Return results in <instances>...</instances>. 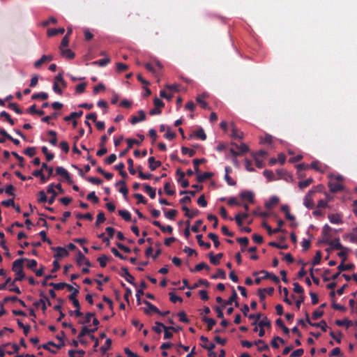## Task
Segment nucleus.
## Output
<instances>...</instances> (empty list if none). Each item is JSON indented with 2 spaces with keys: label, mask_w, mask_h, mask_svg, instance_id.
<instances>
[{
  "label": "nucleus",
  "mask_w": 357,
  "mask_h": 357,
  "mask_svg": "<svg viewBox=\"0 0 357 357\" xmlns=\"http://www.w3.org/2000/svg\"><path fill=\"white\" fill-rule=\"evenodd\" d=\"M216 150L219 152L224 150H228L232 153L233 156H238L241 154L248 153L249 151V148L245 144L241 142H240L239 144L236 143H231L230 145L219 142L216 146Z\"/></svg>",
  "instance_id": "f257e3e1"
},
{
  "label": "nucleus",
  "mask_w": 357,
  "mask_h": 357,
  "mask_svg": "<svg viewBox=\"0 0 357 357\" xmlns=\"http://www.w3.org/2000/svg\"><path fill=\"white\" fill-rule=\"evenodd\" d=\"M254 165L258 168H263L265 165L261 158H245V167L248 171L253 172L255 170L252 167Z\"/></svg>",
  "instance_id": "f03ea898"
},
{
  "label": "nucleus",
  "mask_w": 357,
  "mask_h": 357,
  "mask_svg": "<svg viewBox=\"0 0 357 357\" xmlns=\"http://www.w3.org/2000/svg\"><path fill=\"white\" fill-rule=\"evenodd\" d=\"M137 136L140 137V140H137L135 139H126L127 147L119 153V156H125L128 153V151L132 148L135 144H139L144 139V135H138Z\"/></svg>",
  "instance_id": "7ed1b4c3"
},
{
  "label": "nucleus",
  "mask_w": 357,
  "mask_h": 357,
  "mask_svg": "<svg viewBox=\"0 0 357 357\" xmlns=\"http://www.w3.org/2000/svg\"><path fill=\"white\" fill-rule=\"evenodd\" d=\"M51 250L57 252L54 255V257L56 259H61L63 257H67L69 255V252L65 248L63 247H52Z\"/></svg>",
  "instance_id": "20e7f679"
},
{
  "label": "nucleus",
  "mask_w": 357,
  "mask_h": 357,
  "mask_svg": "<svg viewBox=\"0 0 357 357\" xmlns=\"http://www.w3.org/2000/svg\"><path fill=\"white\" fill-rule=\"evenodd\" d=\"M315 193L314 190H310L308 191V192L306 194L305 199H304V205L307 208H313L314 206V204L313 200L312 199V195Z\"/></svg>",
  "instance_id": "39448f33"
},
{
  "label": "nucleus",
  "mask_w": 357,
  "mask_h": 357,
  "mask_svg": "<svg viewBox=\"0 0 357 357\" xmlns=\"http://www.w3.org/2000/svg\"><path fill=\"white\" fill-rule=\"evenodd\" d=\"M56 174L57 175H59V176L63 177L66 180L68 183H69V184L73 183V181L71 179L70 174H68V171L66 169H64L63 167H57L56 168Z\"/></svg>",
  "instance_id": "423d86ee"
},
{
  "label": "nucleus",
  "mask_w": 357,
  "mask_h": 357,
  "mask_svg": "<svg viewBox=\"0 0 357 357\" xmlns=\"http://www.w3.org/2000/svg\"><path fill=\"white\" fill-rule=\"evenodd\" d=\"M155 325H157L159 327H162L164 330V339L170 340L173 337V333L170 331V327L165 326L163 323L160 321H155Z\"/></svg>",
  "instance_id": "0eeeda50"
},
{
  "label": "nucleus",
  "mask_w": 357,
  "mask_h": 357,
  "mask_svg": "<svg viewBox=\"0 0 357 357\" xmlns=\"http://www.w3.org/2000/svg\"><path fill=\"white\" fill-rule=\"evenodd\" d=\"M259 142L263 145H266L268 148L273 147V137L268 134H265L264 136L259 137Z\"/></svg>",
  "instance_id": "6e6552de"
},
{
  "label": "nucleus",
  "mask_w": 357,
  "mask_h": 357,
  "mask_svg": "<svg viewBox=\"0 0 357 357\" xmlns=\"http://www.w3.org/2000/svg\"><path fill=\"white\" fill-rule=\"evenodd\" d=\"M26 260V258H20L13 261L12 265V271L17 274L19 270H23V264Z\"/></svg>",
  "instance_id": "1a4fd4ad"
},
{
  "label": "nucleus",
  "mask_w": 357,
  "mask_h": 357,
  "mask_svg": "<svg viewBox=\"0 0 357 357\" xmlns=\"http://www.w3.org/2000/svg\"><path fill=\"white\" fill-rule=\"evenodd\" d=\"M143 303L147 306V308L144 309V312L146 314H150L151 312H153L157 314L160 313V310L157 307H155L154 305L151 303L149 301H148L146 300H144Z\"/></svg>",
  "instance_id": "9d476101"
},
{
  "label": "nucleus",
  "mask_w": 357,
  "mask_h": 357,
  "mask_svg": "<svg viewBox=\"0 0 357 357\" xmlns=\"http://www.w3.org/2000/svg\"><path fill=\"white\" fill-rule=\"evenodd\" d=\"M47 193L51 194V197L48 199V203L50 204H52L55 200V198L58 195V192H56L54 190V184L51 183L47 186Z\"/></svg>",
  "instance_id": "9b49d317"
},
{
  "label": "nucleus",
  "mask_w": 357,
  "mask_h": 357,
  "mask_svg": "<svg viewBox=\"0 0 357 357\" xmlns=\"http://www.w3.org/2000/svg\"><path fill=\"white\" fill-rule=\"evenodd\" d=\"M146 119V113L144 110L138 112V116H132L130 120L131 124L135 125L139 121H143Z\"/></svg>",
  "instance_id": "f8f14e48"
},
{
  "label": "nucleus",
  "mask_w": 357,
  "mask_h": 357,
  "mask_svg": "<svg viewBox=\"0 0 357 357\" xmlns=\"http://www.w3.org/2000/svg\"><path fill=\"white\" fill-rule=\"evenodd\" d=\"M239 195L241 199H247L250 203L253 204L255 202L254 194L251 191H242Z\"/></svg>",
  "instance_id": "ddd939ff"
},
{
  "label": "nucleus",
  "mask_w": 357,
  "mask_h": 357,
  "mask_svg": "<svg viewBox=\"0 0 357 357\" xmlns=\"http://www.w3.org/2000/svg\"><path fill=\"white\" fill-rule=\"evenodd\" d=\"M70 301L73 303V306L76 308V310H74V315L76 317H82L84 314L80 311L81 306L79 301L77 298Z\"/></svg>",
  "instance_id": "4468645a"
},
{
  "label": "nucleus",
  "mask_w": 357,
  "mask_h": 357,
  "mask_svg": "<svg viewBox=\"0 0 357 357\" xmlns=\"http://www.w3.org/2000/svg\"><path fill=\"white\" fill-rule=\"evenodd\" d=\"M331 247V249L333 250H342L344 246L340 243V238H335L333 240L329 241V243H327Z\"/></svg>",
  "instance_id": "2eb2a0df"
},
{
  "label": "nucleus",
  "mask_w": 357,
  "mask_h": 357,
  "mask_svg": "<svg viewBox=\"0 0 357 357\" xmlns=\"http://www.w3.org/2000/svg\"><path fill=\"white\" fill-rule=\"evenodd\" d=\"M238 299V294L236 290L233 288L231 291V295L227 301H225V304L222 305V307H225L226 305H231L232 303Z\"/></svg>",
  "instance_id": "dca6fc26"
},
{
  "label": "nucleus",
  "mask_w": 357,
  "mask_h": 357,
  "mask_svg": "<svg viewBox=\"0 0 357 357\" xmlns=\"http://www.w3.org/2000/svg\"><path fill=\"white\" fill-rule=\"evenodd\" d=\"M328 218L331 223H335V224L342 223L341 215L338 213H335V214L330 213V214H328Z\"/></svg>",
  "instance_id": "f3484780"
},
{
  "label": "nucleus",
  "mask_w": 357,
  "mask_h": 357,
  "mask_svg": "<svg viewBox=\"0 0 357 357\" xmlns=\"http://www.w3.org/2000/svg\"><path fill=\"white\" fill-rule=\"evenodd\" d=\"M328 187L330 188V191L332 193H336L343 190V186L341 184L337 183L329 182Z\"/></svg>",
  "instance_id": "a211bd4d"
},
{
  "label": "nucleus",
  "mask_w": 357,
  "mask_h": 357,
  "mask_svg": "<svg viewBox=\"0 0 357 357\" xmlns=\"http://www.w3.org/2000/svg\"><path fill=\"white\" fill-rule=\"evenodd\" d=\"M202 269H206V271H209L211 269V268L205 262H201V263L197 264L193 269L190 268V272H197V271H200Z\"/></svg>",
  "instance_id": "6ab92c4d"
},
{
  "label": "nucleus",
  "mask_w": 357,
  "mask_h": 357,
  "mask_svg": "<svg viewBox=\"0 0 357 357\" xmlns=\"http://www.w3.org/2000/svg\"><path fill=\"white\" fill-rule=\"evenodd\" d=\"M231 126V137L234 139H242L243 137V132L238 130L233 124Z\"/></svg>",
  "instance_id": "aec40b11"
},
{
  "label": "nucleus",
  "mask_w": 357,
  "mask_h": 357,
  "mask_svg": "<svg viewBox=\"0 0 357 357\" xmlns=\"http://www.w3.org/2000/svg\"><path fill=\"white\" fill-rule=\"evenodd\" d=\"M162 211L164 212L165 216L169 220H174L178 213L177 211L175 209L167 211L165 208H162Z\"/></svg>",
  "instance_id": "412c9836"
},
{
  "label": "nucleus",
  "mask_w": 357,
  "mask_h": 357,
  "mask_svg": "<svg viewBox=\"0 0 357 357\" xmlns=\"http://www.w3.org/2000/svg\"><path fill=\"white\" fill-rule=\"evenodd\" d=\"M202 321L207 324V331H211L217 323L214 319L207 317H203Z\"/></svg>",
  "instance_id": "4be33fe9"
},
{
  "label": "nucleus",
  "mask_w": 357,
  "mask_h": 357,
  "mask_svg": "<svg viewBox=\"0 0 357 357\" xmlns=\"http://www.w3.org/2000/svg\"><path fill=\"white\" fill-rule=\"evenodd\" d=\"M213 176V173L206 172L203 174H198L197 176V181L199 183H202L206 179H210Z\"/></svg>",
  "instance_id": "5701e85b"
},
{
  "label": "nucleus",
  "mask_w": 357,
  "mask_h": 357,
  "mask_svg": "<svg viewBox=\"0 0 357 357\" xmlns=\"http://www.w3.org/2000/svg\"><path fill=\"white\" fill-rule=\"evenodd\" d=\"M82 114H83V111H82V110L78 111V112H71L69 116H66L64 117V121H70L72 119H78V118L81 117L82 116Z\"/></svg>",
  "instance_id": "b1692460"
},
{
  "label": "nucleus",
  "mask_w": 357,
  "mask_h": 357,
  "mask_svg": "<svg viewBox=\"0 0 357 357\" xmlns=\"http://www.w3.org/2000/svg\"><path fill=\"white\" fill-rule=\"evenodd\" d=\"M61 54L68 59H72L75 57V53L70 49H61L60 48Z\"/></svg>",
  "instance_id": "393cba45"
},
{
  "label": "nucleus",
  "mask_w": 357,
  "mask_h": 357,
  "mask_svg": "<svg viewBox=\"0 0 357 357\" xmlns=\"http://www.w3.org/2000/svg\"><path fill=\"white\" fill-rule=\"evenodd\" d=\"M355 268L354 264H348L345 265L344 263L341 262L340 264L337 266L338 271H340V273L346 271H352Z\"/></svg>",
  "instance_id": "a878e982"
},
{
  "label": "nucleus",
  "mask_w": 357,
  "mask_h": 357,
  "mask_svg": "<svg viewBox=\"0 0 357 357\" xmlns=\"http://www.w3.org/2000/svg\"><path fill=\"white\" fill-rule=\"evenodd\" d=\"M335 323L338 326H344L347 328L353 325L352 321L348 319L347 318H345L343 320L337 319Z\"/></svg>",
  "instance_id": "bb28decb"
},
{
  "label": "nucleus",
  "mask_w": 357,
  "mask_h": 357,
  "mask_svg": "<svg viewBox=\"0 0 357 357\" xmlns=\"http://www.w3.org/2000/svg\"><path fill=\"white\" fill-rule=\"evenodd\" d=\"M68 291H71V294L68 296L69 300L77 298V296L79 294V290L77 288H74L72 285L68 284L67 287Z\"/></svg>",
  "instance_id": "cd10ccee"
},
{
  "label": "nucleus",
  "mask_w": 357,
  "mask_h": 357,
  "mask_svg": "<svg viewBox=\"0 0 357 357\" xmlns=\"http://www.w3.org/2000/svg\"><path fill=\"white\" fill-rule=\"evenodd\" d=\"M65 337H66V334L63 331H61L60 335H56V338L60 341L59 344H56V347L57 349H61L65 346V342H64Z\"/></svg>",
  "instance_id": "c85d7f7f"
},
{
  "label": "nucleus",
  "mask_w": 357,
  "mask_h": 357,
  "mask_svg": "<svg viewBox=\"0 0 357 357\" xmlns=\"http://www.w3.org/2000/svg\"><path fill=\"white\" fill-rule=\"evenodd\" d=\"M64 32V28L50 29L47 30V36L49 37H52L58 34H63Z\"/></svg>",
  "instance_id": "c756f323"
},
{
  "label": "nucleus",
  "mask_w": 357,
  "mask_h": 357,
  "mask_svg": "<svg viewBox=\"0 0 357 357\" xmlns=\"http://www.w3.org/2000/svg\"><path fill=\"white\" fill-rule=\"evenodd\" d=\"M119 215L126 222H130L132 220L131 214L126 210H119Z\"/></svg>",
  "instance_id": "7c9ffc66"
},
{
  "label": "nucleus",
  "mask_w": 357,
  "mask_h": 357,
  "mask_svg": "<svg viewBox=\"0 0 357 357\" xmlns=\"http://www.w3.org/2000/svg\"><path fill=\"white\" fill-rule=\"evenodd\" d=\"M279 198L276 196L271 197L268 202H266L265 207L268 209H271L274 205H276L279 202Z\"/></svg>",
  "instance_id": "2f4dec72"
},
{
  "label": "nucleus",
  "mask_w": 357,
  "mask_h": 357,
  "mask_svg": "<svg viewBox=\"0 0 357 357\" xmlns=\"http://www.w3.org/2000/svg\"><path fill=\"white\" fill-rule=\"evenodd\" d=\"M206 162V160L205 158H202L201 159L195 158L193 160L192 163L194 165L195 172L197 174H199L200 172L199 168V164H203Z\"/></svg>",
  "instance_id": "473e14b6"
},
{
  "label": "nucleus",
  "mask_w": 357,
  "mask_h": 357,
  "mask_svg": "<svg viewBox=\"0 0 357 357\" xmlns=\"http://www.w3.org/2000/svg\"><path fill=\"white\" fill-rule=\"evenodd\" d=\"M258 326L259 328L267 327L268 328H271V321L267 318L266 316H264L262 320L258 322Z\"/></svg>",
  "instance_id": "72a5a7b5"
},
{
  "label": "nucleus",
  "mask_w": 357,
  "mask_h": 357,
  "mask_svg": "<svg viewBox=\"0 0 357 357\" xmlns=\"http://www.w3.org/2000/svg\"><path fill=\"white\" fill-rule=\"evenodd\" d=\"M149 168L153 171L157 167L161 165V162L159 160H155V158H149Z\"/></svg>",
  "instance_id": "f704fd0d"
},
{
  "label": "nucleus",
  "mask_w": 357,
  "mask_h": 357,
  "mask_svg": "<svg viewBox=\"0 0 357 357\" xmlns=\"http://www.w3.org/2000/svg\"><path fill=\"white\" fill-rule=\"evenodd\" d=\"M16 278L13 280V282L10 283V286H14L15 283L17 281H22L26 278V275L23 270H19L17 272Z\"/></svg>",
  "instance_id": "c9c22d12"
},
{
  "label": "nucleus",
  "mask_w": 357,
  "mask_h": 357,
  "mask_svg": "<svg viewBox=\"0 0 357 357\" xmlns=\"http://www.w3.org/2000/svg\"><path fill=\"white\" fill-rule=\"evenodd\" d=\"M143 187L145 190V191L149 194V197L151 199H154L155 197V190L151 187L147 183H144Z\"/></svg>",
  "instance_id": "e433bc0d"
},
{
  "label": "nucleus",
  "mask_w": 357,
  "mask_h": 357,
  "mask_svg": "<svg viewBox=\"0 0 357 357\" xmlns=\"http://www.w3.org/2000/svg\"><path fill=\"white\" fill-rule=\"evenodd\" d=\"M340 252L337 253L339 257L342 259V262L344 263L347 260V252L350 251L348 248L344 247L342 250H340Z\"/></svg>",
  "instance_id": "4c0bfd02"
},
{
  "label": "nucleus",
  "mask_w": 357,
  "mask_h": 357,
  "mask_svg": "<svg viewBox=\"0 0 357 357\" xmlns=\"http://www.w3.org/2000/svg\"><path fill=\"white\" fill-rule=\"evenodd\" d=\"M96 317L95 312H86L85 314V319L84 321L79 320L78 321V324H89L91 321V319Z\"/></svg>",
  "instance_id": "58836bf2"
},
{
  "label": "nucleus",
  "mask_w": 357,
  "mask_h": 357,
  "mask_svg": "<svg viewBox=\"0 0 357 357\" xmlns=\"http://www.w3.org/2000/svg\"><path fill=\"white\" fill-rule=\"evenodd\" d=\"M48 135L50 137L49 142L53 146H56L57 143L56 133L54 130H50L48 132Z\"/></svg>",
  "instance_id": "ea45409f"
},
{
  "label": "nucleus",
  "mask_w": 357,
  "mask_h": 357,
  "mask_svg": "<svg viewBox=\"0 0 357 357\" xmlns=\"http://www.w3.org/2000/svg\"><path fill=\"white\" fill-rule=\"evenodd\" d=\"M310 326H314V327H316V328H321V329L322 330V331L324 332H326V330H327V328H328V326L326 324V322L325 320H321L320 322L319 323H312V324H310Z\"/></svg>",
  "instance_id": "a19ab883"
},
{
  "label": "nucleus",
  "mask_w": 357,
  "mask_h": 357,
  "mask_svg": "<svg viewBox=\"0 0 357 357\" xmlns=\"http://www.w3.org/2000/svg\"><path fill=\"white\" fill-rule=\"evenodd\" d=\"M322 257V254L320 250L316 252L315 256L312 261V265L316 266L320 264Z\"/></svg>",
  "instance_id": "79ce46f5"
},
{
  "label": "nucleus",
  "mask_w": 357,
  "mask_h": 357,
  "mask_svg": "<svg viewBox=\"0 0 357 357\" xmlns=\"http://www.w3.org/2000/svg\"><path fill=\"white\" fill-rule=\"evenodd\" d=\"M49 96L45 92H40V93H33L31 96V99L33 100H37V99H41V100H47Z\"/></svg>",
  "instance_id": "37998d69"
},
{
  "label": "nucleus",
  "mask_w": 357,
  "mask_h": 357,
  "mask_svg": "<svg viewBox=\"0 0 357 357\" xmlns=\"http://www.w3.org/2000/svg\"><path fill=\"white\" fill-rule=\"evenodd\" d=\"M237 242L241 244V245L242 246L241 248V252H244L245 251V248L248 245L249 243V239L248 237H241V238H238L236 239Z\"/></svg>",
  "instance_id": "c03bdc74"
},
{
  "label": "nucleus",
  "mask_w": 357,
  "mask_h": 357,
  "mask_svg": "<svg viewBox=\"0 0 357 357\" xmlns=\"http://www.w3.org/2000/svg\"><path fill=\"white\" fill-rule=\"evenodd\" d=\"M68 284L66 282H59V283H54V282H50L49 283V286L52 287L55 290H61L63 288H66Z\"/></svg>",
  "instance_id": "a18cd8bd"
},
{
  "label": "nucleus",
  "mask_w": 357,
  "mask_h": 357,
  "mask_svg": "<svg viewBox=\"0 0 357 357\" xmlns=\"http://www.w3.org/2000/svg\"><path fill=\"white\" fill-rule=\"evenodd\" d=\"M3 190H4L3 192H5L8 195L12 196L13 197H15V194L14 193L15 188L14 187L13 185H12V184L7 185L6 186L5 189H3Z\"/></svg>",
  "instance_id": "49530a36"
},
{
  "label": "nucleus",
  "mask_w": 357,
  "mask_h": 357,
  "mask_svg": "<svg viewBox=\"0 0 357 357\" xmlns=\"http://www.w3.org/2000/svg\"><path fill=\"white\" fill-rule=\"evenodd\" d=\"M106 218L105 217V213L102 211H100L98 215L96 222L95 223V226L98 227H100V225L105 221Z\"/></svg>",
  "instance_id": "de8ad7c7"
},
{
  "label": "nucleus",
  "mask_w": 357,
  "mask_h": 357,
  "mask_svg": "<svg viewBox=\"0 0 357 357\" xmlns=\"http://www.w3.org/2000/svg\"><path fill=\"white\" fill-rule=\"evenodd\" d=\"M8 107L12 110H13L15 112H16L18 114H22V110L19 107L17 103L15 102H10L8 105Z\"/></svg>",
  "instance_id": "09e8293b"
},
{
  "label": "nucleus",
  "mask_w": 357,
  "mask_h": 357,
  "mask_svg": "<svg viewBox=\"0 0 357 357\" xmlns=\"http://www.w3.org/2000/svg\"><path fill=\"white\" fill-rule=\"evenodd\" d=\"M25 261L27 262L26 267L27 268L34 271L35 268L36 267L38 263L37 261L35 259H29L26 258V260Z\"/></svg>",
  "instance_id": "8fccbe9b"
},
{
  "label": "nucleus",
  "mask_w": 357,
  "mask_h": 357,
  "mask_svg": "<svg viewBox=\"0 0 357 357\" xmlns=\"http://www.w3.org/2000/svg\"><path fill=\"white\" fill-rule=\"evenodd\" d=\"M177 315L179 317V320L181 322H183L185 324L190 323V319L187 317L186 313L184 311H180L179 312H178Z\"/></svg>",
  "instance_id": "3c124183"
},
{
  "label": "nucleus",
  "mask_w": 357,
  "mask_h": 357,
  "mask_svg": "<svg viewBox=\"0 0 357 357\" xmlns=\"http://www.w3.org/2000/svg\"><path fill=\"white\" fill-rule=\"evenodd\" d=\"M112 343V341L111 339H109V338L107 339L106 341H105V346H102L100 348V351L102 354H105L107 351V349L111 348Z\"/></svg>",
  "instance_id": "603ef678"
},
{
  "label": "nucleus",
  "mask_w": 357,
  "mask_h": 357,
  "mask_svg": "<svg viewBox=\"0 0 357 357\" xmlns=\"http://www.w3.org/2000/svg\"><path fill=\"white\" fill-rule=\"evenodd\" d=\"M110 59L109 57H106L93 62L95 64H98L100 66L104 67L106 66L108 63H110Z\"/></svg>",
  "instance_id": "864d4df0"
},
{
  "label": "nucleus",
  "mask_w": 357,
  "mask_h": 357,
  "mask_svg": "<svg viewBox=\"0 0 357 357\" xmlns=\"http://www.w3.org/2000/svg\"><path fill=\"white\" fill-rule=\"evenodd\" d=\"M313 182V179L312 178H309L305 181H300L298 183V187L301 188V189H303V188H307V186H309Z\"/></svg>",
  "instance_id": "5fc2aeb1"
},
{
  "label": "nucleus",
  "mask_w": 357,
  "mask_h": 357,
  "mask_svg": "<svg viewBox=\"0 0 357 357\" xmlns=\"http://www.w3.org/2000/svg\"><path fill=\"white\" fill-rule=\"evenodd\" d=\"M219 277L221 278L222 279L226 278L225 272L224 270H222L221 268H218V273L211 275V278H213V279H217Z\"/></svg>",
  "instance_id": "6e6d98bb"
},
{
  "label": "nucleus",
  "mask_w": 357,
  "mask_h": 357,
  "mask_svg": "<svg viewBox=\"0 0 357 357\" xmlns=\"http://www.w3.org/2000/svg\"><path fill=\"white\" fill-rule=\"evenodd\" d=\"M38 202L39 203H45L46 202H48V198L45 194V192L43 191V190H40L39 192H38Z\"/></svg>",
  "instance_id": "4d7b16f0"
},
{
  "label": "nucleus",
  "mask_w": 357,
  "mask_h": 357,
  "mask_svg": "<svg viewBox=\"0 0 357 357\" xmlns=\"http://www.w3.org/2000/svg\"><path fill=\"white\" fill-rule=\"evenodd\" d=\"M110 259H111L110 257L103 255L101 257L98 258V261L100 263V266L102 268H105L107 266L106 261L107 260H110Z\"/></svg>",
  "instance_id": "13d9d810"
},
{
  "label": "nucleus",
  "mask_w": 357,
  "mask_h": 357,
  "mask_svg": "<svg viewBox=\"0 0 357 357\" xmlns=\"http://www.w3.org/2000/svg\"><path fill=\"white\" fill-rule=\"evenodd\" d=\"M133 197L137 199V204H146L147 203V200L144 198V197L142 195L139 193L134 194Z\"/></svg>",
  "instance_id": "bf43d9fd"
},
{
  "label": "nucleus",
  "mask_w": 357,
  "mask_h": 357,
  "mask_svg": "<svg viewBox=\"0 0 357 357\" xmlns=\"http://www.w3.org/2000/svg\"><path fill=\"white\" fill-rule=\"evenodd\" d=\"M0 116L1 117H4L5 119L10 124V125H14L15 124V121L13 119L10 118V114L6 112V111H3L1 112L0 114Z\"/></svg>",
  "instance_id": "052dcab7"
},
{
  "label": "nucleus",
  "mask_w": 357,
  "mask_h": 357,
  "mask_svg": "<svg viewBox=\"0 0 357 357\" xmlns=\"http://www.w3.org/2000/svg\"><path fill=\"white\" fill-rule=\"evenodd\" d=\"M86 199L95 204H98L99 202V198L96 195L95 192H90L87 195Z\"/></svg>",
  "instance_id": "680f3d73"
},
{
  "label": "nucleus",
  "mask_w": 357,
  "mask_h": 357,
  "mask_svg": "<svg viewBox=\"0 0 357 357\" xmlns=\"http://www.w3.org/2000/svg\"><path fill=\"white\" fill-rule=\"evenodd\" d=\"M86 257L82 253L80 250H78L77 256L76 258V263L77 266H80L82 264V261H85Z\"/></svg>",
  "instance_id": "e2e57ef3"
},
{
  "label": "nucleus",
  "mask_w": 357,
  "mask_h": 357,
  "mask_svg": "<svg viewBox=\"0 0 357 357\" xmlns=\"http://www.w3.org/2000/svg\"><path fill=\"white\" fill-rule=\"evenodd\" d=\"M195 135L196 137L201 139L202 140H205L206 139V135L204 132V130L202 128H199L197 131H195Z\"/></svg>",
  "instance_id": "0e129e2a"
},
{
  "label": "nucleus",
  "mask_w": 357,
  "mask_h": 357,
  "mask_svg": "<svg viewBox=\"0 0 357 357\" xmlns=\"http://www.w3.org/2000/svg\"><path fill=\"white\" fill-rule=\"evenodd\" d=\"M23 153L28 156H33L36 154V150L35 147H28L24 150Z\"/></svg>",
  "instance_id": "69168bd1"
},
{
  "label": "nucleus",
  "mask_w": 357,
  "mask_h": 357,
  "mask_svg": "<svg viewBox=\"0 0 357 357\" xmlns=\"http://www.w3.org/2000/svg\"><path fill=\"white\" fill-rule=\"evenodd\" d=\"M321 164L319 161L318 160H314L313 161L311 165H310V167L314 169H315L316 171H318V172H324L323 169H321Z\"/></svg>",
  "instance_id": "338daca9"
},
{
  "label": "nucleus",
  "mask_w": 357,
  "mask_h": 357,
  "mask_svg": "<svg viewBox=\"0 0 357 357\" xmlns=\"http://www.w3.org/2000/svg\"><path fill=\"white\" fill-rule=\"evenodd\" d=\"M196 100L200 105L202 108L208 109V103L203 100V97L202 96H198L196 98Z\"/></svg>",
  "instance_id": "774afa93"
}]
</instances>
